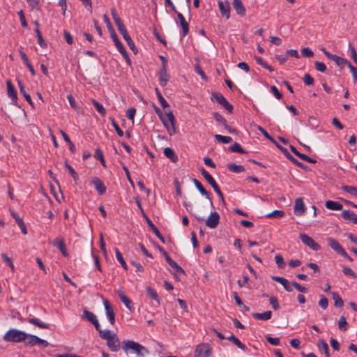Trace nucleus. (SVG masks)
<instances>
[{"label": "nucleus", "mask_w": 357, "mask_h": 357, "mask_svg": "<svg viewBox=\"0 0 357 357\" xmlns=\"http://www.w3.org/2000/svg\"><path fill=\"white\" fill-rule=\"evenodd\" d=\"M211 100L222 105L228 112H231L233 110V106L229 104L226 98L220 93H213Z\"/></svg>", "instance_id": "obj_6"}, {"label": "nucleus", "mask_w": 357, "mask_h": 357, "mask_svg": "<svg viewBox=\"0 0 357 357\" xmlns=\"http://www.w3.org/2000/svg\"><path fill=\"white\" fill-rule=\"evenodd\" d=\"M305 211V206L302 198H297L294 204V214L296 215H302Z\"/></svg>", "instance_id": "obj_15"}, {"label": "nucleus", "mask_w": 357, "mask_h": 357, "mask_svg": "<svg viewBox=\"0 0 357 357\" xmlns=\"http://www.w3.org/2000/svg\"><path fill=\"white\" fill-rule=\"evenodd\" d=\"M287 158L291 161L293 163L296 164L298 167L305 169L306 166L303 165L302 162L298 161L296 158H294L290 153L287 156Z\"/></svg>", "instance_id": "obj_58"}, {"label": "nucleus", "mask_w": 357, "mask_h": 357, "mask_svg": "<svg viewBox=\"0 0 357 357\" xmlns=\"http://www.w3.org/2000/svg\"><path fill=\"white\" fill-rule=\"evenodd\" d=\"M60 132H61L63 139L65 140V142H67L68 144L69 145L70 151L73 153H74L76 151L75 145L73 144V143L70 139L69 137L67 135V134L63 130H61Z\"/></svg>", "instance_id": "obj_39"}, {"label": "nucleus", "mask_w": 357, "mask_h": 357, "mask_svg": "<svg viewBox=\"0 0 357 357\" xmlns=\"http://www.w3.org/2000/svg\"><path fill=\"white\" fill-rule=\"evenodd\" d=\"M229 150L231 152H236L239 153H245L246 151L242 149L241 145L236 142L229 148Z\"/></svg>", "instance_id": "obj_50"}, {"label": "nucleus", "mask_w": 357, "mask_h": 357, "mask_svg": "<svg viewBox=\"0 0 357 357\" xmlns=\"http://www.w3.org/2000/svg\"><path fill=\"white\" fill-rule=\"evenodd\" d=\"M98 334L102 339L107 341V345L111 351L116 352L120 349L121 342L115 333L109 330H101Z\"/></svg>", "instance_id": "obj_1"}, {"label": "nucleus", "mask_w": 357, "mask_h": 357, "mask_svg": "<svg viewBox=\"0 0 357 357\" xmlns=\"http://www.w3.org/2000/svg\"><path fill=\"white\" fill-rule=\"evenodd\" d=\"M342 190L351 194L353 196L357 197V187L351 185H342Z\"/></svg>", "instance_id": "obj_46"}, {"label": "nucleus", "mask_w": 357, "mask_h": 357, "mask_svg": "<svg viewBox=\"0 0 357 357\" xmlns=\"http://www.w3.org/2000/svg\"><path fill=\"white\" fill-rule=\"evenodd\" d=\"M328 245L333 249L335 252L339 255H346V251L340 244V243L333 238H327Z\"/></svg>", "instance_id": "obj_10"}, {"label": "nucleus", "mask_w": 357, "mask_h": 357, "mask_svg": "<svg viewBox=\"0 0 357 357\" xmlns=\"http://www.w3.org/2000/svg\"><path fill=\"white\" fill-rule=\"evenodd\" d=\"M109 119L111 120V123H112V126L114 127V128L115 129L116 132H117L118 135L119 137H123V130L120 128V127L119 126V125L116 123V122L115 121L114 119L112 118V117H109Z\"/></svg>", "instance_id": "obj_54"}, {"label": "nucleus", "mask_w": 357, "mask_h": 357, "mask_svg": "<svg viewBox=\"0 0 357 357\" xmlns=\"http://www.w3.org/2000/svg\"><path fill=\"white\" fill-rule=\"evenodd\" d=\"M291 151L298 157L301 158L302 160L307 161L310 163H312V158H310L305 154L301 153V152H298L297 149L292 145L290 146Z\"/></svg>", "instance_id": "obj_33"}, {"label": "nucleus", "mask_w": 357, "mask_h": 357, "mask_svg": "<svg viewBox=\"0 0 357 357\" xmlns=\"http://www.w3.org/2000/svg\"><path fill=\"white\" fill-rule=\"evenodd\" d=\"M275 263L277 264V265L279 268L284 267V261L283 257L281 255H276L275 257Z\"/></svg>", "instance_id": "obj_61"}, {"label": "nucleus", "mask_w": 357, "mask_h": 357, "mask_svg": "<svg viewBox=\"0 0 357 357\" xmlns=\"http://www.w3.org/2000/svg\"><path fill=\"white\" fill-rule=\"evenodd\" d=\"M8 96L13 100L17 99V91L10 80L6 81Z\"/></svg>", "instance_id": "obj_26"}, {"label": "nucleus", "mask_w": 357, "mask_h": 357, "mask_svg": "<svg viewBox=\"0 0 357 357\" xmlns=\"http://www.w3.org/2000/svg\"><path fill=\"white\" fill-rule=\"evenodd\" d=\"M218 6L222 15L225 16L227 19H229L230 12L229 3L228 2L223 3L222 1H219Z\"/></svg>", "instance_id": "obj_23"}, {"label": "nucleus", "mask_w": 357, "mask_h": 357, "mask_svg": "<svg viewBox=\"0 0 357 357\" xmlns=\"http://www.w3.org/2000/svg\"><path fill=\"white\" fill-rule=\"evenodd\" d=\"M250 126L256 127L266 139H269L272 143H275V139L273 138L261 126H256L255 123H251Z\"/></svg>", "instance_id": "obj_43"}, {"label": "nucleus", "mask_w": 357, "mask_h": 357, "mask_svg": "<svg viewBox=\"0 0 357 357\" xmlns=\"http://www.w3.org/2000/svg\"><path fill=\"white\" fill-rule=\"evenodd\" d=\"M65 167L68 170L69 174L73 178L75 182H77L79 177L75 169L68 164L67 161L65 162Z\"/></svg>", "instance_id": "obj_45"}, {"label": "nucleus", "mask_w": 357, "mask_h": 357, "mask_svg": "<svg viewBox=\"0 0 357 357\" xmlns=\"http://www.w3.org/2000/svg\"><path fill=\"white\" fill-rule=\"evenodd\" d=\"M271 279L273 281L278 282L280 284H281L286 291H291L293 290L291 284H289V281L286 278L279 276H272Z\"/></svg>", "instance_id": "obj_17"}, {"label": "nucleus", "mask_w": 357, "mask_h": 357, "mask_svg": "<svg viewBox=\"0 0 357 357\" xmlns=\"http://www.w3.org/2000/svg\"><path fill=\"white\" fill-rule=\"evenodd\" d=\"M215 119L218 122L222 123L224 127L231 133L235 132V130L232 129L227 124L225 119L221 116L219 113H215Z\"/></svg>", "instance_id": "obj_29"}, {"label": "nucleus", "mask_w": 357, "mask_h": 357, "mask_svg": "<svg viewBox=\"0 0 357 357\" xmlns=\"http://www.w3.org/2000/svg\"><path fill=\"white\" fill-rule=\"evenodd\" d=\"M164 155L173 162H176L178 160V157L176 156L174 150L172 148H165L164 149Z\"/></svg>", "instance_id": "obj_31"}, {"label": "nucleus", "mask_w": 357, "mask_h": 357, "mask_svg": "<svg viewBox=\"0 0 357 357\" xmlns=\"http://www.w3.org/2000/svg\"><path fill=\"white\" fill-rule=\"evenodd\" d=\"M319 305L321 308L326 309L328 305V298L324 296H321Z\"/></svg>", "instance_id": "obj_62"}, {"label": "nucleus", "mask_w": 357, "mask_h": 357, "mask_svg": "<svg viewBox=\"0 0 357 357\" xmlns=\"http://www.w3.org/2000/svg\"><path fill=\"white\" fill-rule=\"evenodd\" d=\"M103 20H104L105 22L106 23V24H107V27L109 31L111 33V37H112V38L113 39V40H114V42L115 43L116 47L117 48V50L119 51L122 50L125 47H123V44L119 40L117 35L116 34V33L114 31V28H113L110 21H109V17H107V15H103Z\"/></svg>", "instance_id": "obj_5"}, {"label": "nucleus", "mask_w": 357, "mask_h": 357, "mask_svg": "<svg viewBox=\"0 0 357 357\" xmlns=\"http://www.w3.org/2000/svg\"><path fill=\"white\" fill-rule=\"evenodd\" d=\"M17 15H19L20 17V22H21V24L23 27L24 28H27L28 26V24H27V22L26 21V19H25V17H24V13H23V10H20L18 13H17Z\"/></svg>", "instance_id": "obj_56"}, {"label": "nucleus", "mask_w": 357, "mask_h": 357, "mask_svg": "<svg viewBox=\"0 0 357 357\" xmlns=\"http://www.w3.org/2000/svg\"><path fill=\"white\" fill-rule=\"evenodd\" d=\"M111 15H112V18L118 28V30L121 29V27L125 26L124 24H123V22H121V18L119 17V15L117 14L115 8L111 9Z\"/></svg>", "instance_id": "obj_32"}, {"label": "nucleus", "mask_w": 357, "mask_h": 357, "mask_svg": "<svg viewBox=\"0 0 357 357\" xmlns=\"http://www.w3.org/2000/svg\"><path fill=\"white\" fill-rule=\"evenodd\" d=\"M119 31L122 35L124 40L127 42V44L129 46V47L133 51L135 54H137V50L135 47V43L130 37V36L128 35L126 26L121 27V29H120Z\"/></svg>", "instance_id": "obj_13"}, {"label": "nucleus", "mask_w": 357, "mask_h": 357, "mask_svg": "<svg viewBox=\"0 0 357 357\" xmlns=\"http://www.w3.org/2000/svg\"><path fill=\"white\" fill-rule=\"evenodd\" d=\"M193 183L197 189L199 191V192L202 195L205 196V197L209 201L211 206L213 208V204L211 200L210 193L203 187L202 183L196 178L193 179Z\"/></svg>", "instance_id": "obj_14"}, {"label": "nucleus", "mask_w": 357, "mask_h": 357, "mask_svg": "<svg viewBox=\"0 0 357 357\" xmlns=\"http://www.w3.org/2000/svg\"><path fill=\"white\" fill-rule=\"evenodd\" d=\"M26 333L17 329H10L3 335V339L6 342H21L24 340Z\"/></svg>", "instance_id": "obj_4"}, {"label": "nucleus", "mask_w": 357, "mask_h": 357, "mask_svg": "<svg viewBox=\"0 0 357 357\" xmlns=\"http://www.w3.org/2000/svg\"><path fill=\"white\" fill-rule=\"evenodd\" d=\"M28 322L31 324H33L36 326H38V328H43V329H48L50 328V324H46V323H44V322H42L40 321L37 318H29L27 319Z\"/></svg>", "instance_id": "obj_28"}, {"label": "nucleus", "mask_w": 357, "mask_h": 357, "mask_svg": "<svg viewBox=\"0 0 357 357\" xmlns=\"http://www.w3.org/2000/svg\"><path fill=\"white\" fill-rule=\"evenodd\" d=\"M347 66L350 69V70L352 73L354 82H356L357 81V68L356 67L353 66L350 62L349 63Z\"/></svg>", "instance_id": "obj_63"}, {"label": "nucleus", "mask_w": 357, "mask_h": 357, "mask_svg": "<svg viewBox=\"0 0 357 357\" xmlns=\"http://www.w3.org/2000/svg\"><path fill=\"white\" fill-rule=\"evenodd\" d=\"M317 347L320 352L324 353L326 357H330L329 347L328 344L324 340H319Z\"/></svg>", "instance_id": "obj_27"}, {"label": "nucleus", "mask_w": 357, "mask_h": 357, "mask_svg": "<svg viewBox=\"0 0 357 357\" xmlns=\"http://www.w3.org/2000/svg\"><path fill=\"white\" fill-rule=\"evenodd\" d=\"M342 272L345 275L349 276L353 279L357 278V275L349 267H344L342 269Z\"/></svg>", "instance_id": "obj_53"}, {"label": "nucleus", "mask_w": 357, "mask_h": 357, "mask_svg": "<svg viewBox=\"0 0 357 357\" xmlns=\"http://www.w3.org/2000/svg\"><path fill=\"white\" fill-rule=\"evenodd\" d=\"M92 183L94 185L96 190L100 195H102L106 192V187L103 182L98 177H93L92 178Z\"/></svg>", "instance_id": "obj_16"}, {"label": "nucleus", "mask_w": 357, "mask_h": 357, "mask_svg": "<svg viewBox=\"0 0 357 357\" xmlns=\"http://www.w3.org/2000/svg\"><path fill=\"white\" fill-rule=\"evenodd\" d=\"M325 206L326 208L331 211H340L342 209V205L340 203L332 200L326 201Z\"/></svg>", "instance_id": "obj_25"}, {"label": "nucleus", "mask_w": 357, "mask_h": 357, "mask_svg": "<svg viewBox=\"0 0 357 357\" xmlns=\"http://www.w3.org/2000/svg\"><path fill=\"white\" fill-rule=\"evenodd\" d=\"M52 245L57 248L59 250L66 246L63 238H56L52 241Z\"/></svg>", "instance_id": "obj_51"}, {"label": "nucleus", "mask_w": 357, "mask_h": 357, "mask_svg": "<svg viewBox=\"0 0 357 357\" xmlns=\"http://www.w3.org/2000/svg\"><path fill=\"white\" fill-rule=\"evenodd\" d=\"M199 171L206 181L212 186L213 190L216 187H219L212 176L204 167L200 168Z\"/></svg>", "instance_id": "obj_18"}, {"label": "nucleus", "mask_w": 357, "mask_h": 357, "mask_svg": "<svg viewBox=\"0 0 357 357\" xmlns=\"http://www.w3.org/2000/svg\"><path fill=\"white\" fill-rule=\"evenodd\" d=\"M115 254H116V257L117 260L121 264L122 267L125 270H127L128 269V266H127L125 260L123 259V255H121V253L120 252V251L119 250L118 248H115Z\"/></svg>", "instance_id": "obj_44"}, {"label": "nucleus", "mask_w": 357, "mask_h": 357, "mask_svg": "<svg viewBox=\"0 0 357 357\" xmlns=\"http://www.w3.org/2000/svg\"><path fill=\"white\" fill-rule=\"evenodd\" d=\"M357 215V214H355L354 212L350 211V210H343L342 211V217L343 219L346 220H351L354 222V219Z\"/></svg>", "instance_id": "obj_38"}, {"label": "nucleus", "mask_w": 357, "mask_h": 357, "mask_svg": "<svg viewBox=\"0 0 357 357\" xmlns=\"http://www.w3.org/2000/svg\"><path fill=\"white\" fill-rule=\"evenodd\" d=\"M18 86H19L20 92L23 94V96H24V98L26 99V100L31 105L33 106V102H32L31 96L26 92L24 86V85L22 84V83L20 81H18Z\"/></svg>", "instance_id": "obj_40"}, {"label": "nucleus", "mask_w": 357, "mask_h": 357, "mask_svg": "<svg viewBox=\"0 0 357 357\" xmlns=\"http://www.w3.org/2000/svg\"><path fill=\"white\" fill-rule=\"evenodd\" d=\"M325 55L328 58L335 62V63L341 68H344L346 66H347V65L349 63V61H347V59L340 57L336 54H331L328 52H325Z\"/></svg>", "instance_id": "obj_11"}, {"label": "nucleus", "mask_w": 357, "mask_h": 357, "mask_svg": "<svg viewBox=\"0 0 357 357\" xmlns=\"http://www.w3.org/2000/svg\"><path fill=\"white\" fill-rule=\"evenodd\" d=\"M38 337L34 335L26 334V337L24 339V344L30 347L38 344Z\"/></svg>", "instance_id": "obj_30"}, {"label": "nucleus", "mask_w": 357, "mask_h": 357, "mask_svg": "<svg viewBox=\"0 0 357 357\" xmlns=\"http://www.w3.org/2000/svg\"><path fill=\"white\" fill-rule=\"evenodd\" d=\"M169 79V76L167 74V68H161L159 71V82L160 85L162 86H166Z\"/></svg>", "instance_id": "obj_20"}, {"label": "nucleus", "mask_w": 357, "mask_h": 357, "mask_svg": "<svg viewBox=\"0 0 357 357\" xmlns=\"http://www.w3.org/2000/svg\"><path fill=\"white\" fill-rule=\"evenodd\" d=\"M117 294L120 300L123 303V304L126 306V307L129 310L132 309V301L125 294V293L122 290H118Z\"/></svg>", "instance_id": "obj_21"}, {"label": "nucleus", "mask_w": 357, "mask_h": 357, "mask_svg": "<svg viewBox=\"0 0 357 357\" xmlns=\"http://www.w3.org/2000/svg\"><path fill=\"white\" fill-rule=\"evenodd\" d=\"M146 289L147 296L149 297H150L151 298L153 299L154 301H155L157 302V303L159 305L160 299H159V296H158L156 291L154 290L153 289H152L149 286L146 287Z\"/></svg>", "instance_id": "obj_37"}, {"label": "nucleus", "mask_w": 357, "mask_h": 357, "mask_svg": "<svg viewBox=\"0 0 357 357\" xmlns=\"http://www.w3.org/2000/svg\"><path fill=\"white\" fill-rule=\"evenodd\" d=\"M122 349L129 356L130 351L136 354L137 357H144L149 354V351L142 344L132 340H125L122 342Z\"/></svg>", "instance_id": "obj_2"}, {"label": "nucleus", "mask_w": 357, "mask_h": 357, "mask_svg": "<svg viewBox=\"0 0 357 357\" xmlns=\"http://www.w3.org/2000/svg\"><path fill=\"white\" fill-rule=\"evenodd\" d=\"M284 215V212L281 210H275L266 215L267 218H281Z\"/></svg>", "instance_id": "obj_48"}, {"label": "nucleus", "mask_w": 357, "mask_h": 357, "mask_svg": "<svg viewBox=\"0 0 357 357\" xmlns=\"http://www.w3.org/2000/svg\"><path fill=\"white\" fill-rule=\"evenodd\" d=\"M211 354L212 350L206 344H200L197 345L195 351V357H210Z\"/></svg>", "instance_id": "obj_7"}, {"label": "nucleus", "mask_w": 357, "mask_h": 357, "mask_svg": "<svg viewBox=\"0 0 357 357\" xmlns=\"http://www.w3.org/2000/svg\"><path fill=\"white\" fill-rule=\"evenodd\" d=\"M36 32L37 33L38 44L40 45V47H45L46 43H45V40H43L41 33L38 27L36 29Z\"/></svg>", "instance_id": "obj_55"}, {"label": "nucleus", "mask_w": 357, "mask_h": 357, "mask_svg": "<svg viewBox=\"0 0 357 357\" xmlns=\"http://www.w3.org/2000/svg\"><path fill=\"white\" fill-rule=\"evenodd\" d=\"M176 15L179 19L181 26L183 30V36H186L189 32V26L188 22L185 21L184 16L177 11Z\"/></svg>", "instance_id": "obj_22"}, {"label": "nucleus", "mask_w": 357, "mask_h": 357, "mask_svg": "<svg viewBox=\"0 0 357 357\" xmlns=\"http://www.w3.org/2000/svg\"><path fill=\"white\" fill-rule=\"evenodd\" d=\"M314 66H315L316 69L319 72L324 73L326 70V65L322 62L316 61L314 63Z\"/></svg>", "instance_id": "obj_60"}, {"label": "nucleus", "mask_w": 357, "mask_h": 357, "mask_svg": "<svg viewBox=\"0 0 357 357\" xmlns=\"http://www.w3.org/2000/svg\"><path fill=\"white\" fill-rule=\"evenodd\" d=\"M103 304L106 311L107 317L112 325L115 324V313L113 307L110 305L107 300H104Z\"/></svg>", "instance_id": "obj_12"}, {"label": "nucleus", "mask_w": 357, "mask_h": 357, "mask_svg": "<svg viewBox=\"0 0 357 357\" xmlns=\"http://www.w3.org/2000/svg\"><path fill=\"white\" fill-rule=\"evenodd\" d=\"M232 4L234 9L238 15L244 16L245 15V8L241 0H234Z\"/></svg>", "instance_id": "obj_19"}, {"label": "nucleus", "mask_w": 357, "mask_h": 357, "mask_svg": "<svg viewBox=\"0 0 357 357\" xmlns=\"http://www.w3.org/2000/svg\"><path fill=\"white\" fill-rule=\"evenodd\" d=\"M252 317L257 320H264L266 321L271 318L272 312L270 310L264 312L262 313L253 312L252 314Z\"/></svg>", "instance_id": "obj_24"}, {"label": "nucleus", "mask_w": 357, "mask_h": 357, "mask_svg": "<svg viewBox=\"0 0 357 357\" xmlns=\"http://www.w3.org/2000/svg\"><path fill=\"white\" fill-rule=\"evenodd\" d=\"M214 137L218 142L222 144H229L232 141L231 137L229 136H223L221 135L216 134L214 135Z\"/></svg>", "instance_id": "obj_41"}, {"label": "nucleus", "mask_w": 357, "mask_h": 357, "mask_svg": "<svg viewBox=\"0 0 357 357\" xmlns=\"http://www.w3.org/2000/svg\"><path fill=\"white\" fill-rule=\"evenodd\" d=\"M82 318L86 319L88 321L91 323L95 326L98 333L102 330L96 316L93 312L87 310H84V317H82Z\"/></svg>", "instance_id": "obj_8"}, {"label": "nucleus", "mask_w": 357, "mask_h": 357, "mask_svg": "<svg viewBox=\"0 0 357 357\" xmlns=\"http://www.w3.org/2000/svg\"><path fill=\"white\" fill-rule=\"evenodd\" d=\"M333 299L334 301V305L336 307H342L344 305V302L342 298L337 292H331Z\"/></svg>", "instance_id": "obj_36"}, {"label": "nucleus", "mask_w": 357, "mask_h": 357, "mask_svg": "<svg viewBox=\"0 0 357 357\" xmlns=\"http://www.w3.org/2000/svg\"><path fill=\"white\" fill-rule=\"evenodd\" d=\"M149 226V227L151 228V229L152 230V231L155 234V235L162 242V243H165V238L164 237L162 236V234H160V231L158 230V229L154 225V224L153 223V222H150L149 224L148 225Z\"/></svg>", "instance_id": "obj_42"}, {"label": "nucleus", "mask_w": 357, "mask_h": 357, "mask_svg": "<svg viewBox=\"0 0 357 357\" xmlns=\"http://www.w3.org/2000/svg\"><path fill=\"white\" fill-rule=\"evenodd\" d=\"M195 72L199 74L202 78L206 81L207 80V77L206 75H205L204 72L202 70V69L201 68V67L199 66V64H197L195 66Z\"/></svg>", "instance_id": "obj_59"}, {"label": "nucleus", "mask_w": 357, "mask_h": 357, "mask_svg": "<svg viewBox=\"0 0 357 357\" xmlns=\"http://www.w3.org/2000/svg\"><path fill=\"white\" fill-rule=\"evenodd\" d=\"M227 339L231 342H232L235 345H236L239 349L243 351H245L247 349L246 346L243 344L236 336L231 335L227 337Z\"/></svg>", "instance_id": "obj_35"}, {"label": "nucleus", "mask_w": 357, "mask_h": 357, "mask_svg": "<svg viewBox=\"0 0 357 357\" xmlns=\"http://www.w3.org/2000/svg\"><path fill=\"white\" fill-rule=\"evenodd\" d=\"M94 157L97 159V160H99L102 164V165L104 167H106V165H105V159H104V155H103V153L102 151L99 149H97L95 151V154H94Z\"/></svg>", "instance_id": "obj_49"}, {"label": "nucleus", "mask_w": 357, "mask_h": 357, "mask_svg": "<svg viewBox=\"0 0 357 357\" xmlns=\"http://www.w3.org/2000/svg\"><path fill=\"white\" fill-rule=\"evenodd\" d=\"M220 222V215L217 212H212L206 220V225L211 229L217 227Z\"/></svg>", "instance_id": "obj_9"}, {"label": "nucleus", "mask_w": 357, "mask_h": 357, "mask_svg": "<svg viewBox=\"0 0 357 357\" xmlns=\"http://www.w3.org/2000/svg\"><path fill=\"white\" fill-rule=\"evenodd\" d=\"M301 241L305 245L312 248V238L305 234H300Z\"/></svg>", "instance_id": "obj_47"}, {"label": "nucleus", "mask_w": 357, "mask_h": 357, "mask_svg": "<svg viewBox=\"0 0 357 357\" xmlns=\"http://www.w3.org/2000/svg\"><path fill=\"white\" fill-rule=\"evenodd\" d=\"M227 169L234 173H240L245 171V168L243 165H236L235 163L227 164Z\"/></svg>", "instance_id": "obj_34"}, {"label": "nucleus", "mask_w": 357, "mask_h": 357, "mask_svg": "<svg viewBox=\"0 0 357 357\" xmlns=\"http://www.w3.org/2000/svg\"><path fill=\"white\" fill-rule=\"evenodd\" d=\"M347 322L346 318L344 316H341L338 321V327L340 330L345 331L347 329Z\"/></svg>", "instance_id": "obj_52"}, {"label": "nucleus", "mask_w": 357, "mask_h": 357, "mask_svg": "<svg viewBox=\"0 0 357 357\" xmlns=\"http://www.w3.org/2000/svg\"><path fill=\"white\" fill-rule=\"evenodd\" d=\"M26 1L31 9H40L39 0H26Z\"/></svg>", "instance_id": "obj_57"}, {"label": "nucleus", "mask_w": 357, "mask_h": 357, "mask_svg": "<svg viewBox=\"0 0 357 357\" xmlns=\"http://www.w3.org/2000/svg\"><path fill=\"white\" fill-rule=\"evenodd\" d=\"M169 134L172 135L176 133V120L173 113H157Z\"/></svg>", "instance_id": "obj_3"}, {"label": "nucleus", "mask_w": 357, "mask_h": 357, "mask_svg": "<svg viewBox=\"0 0 357 357\" xmlns=\"http://www.w3.org/2000/svg\"><path fill=\"white\" fill-rule=\"evenodd\" d=\"M330 343H331V345L332 348L335 351H339L340 350V344H339V342L335 339L331 337L330 339Z\"/></svg>", "instance_id": "obj_64"}]
</instances>
